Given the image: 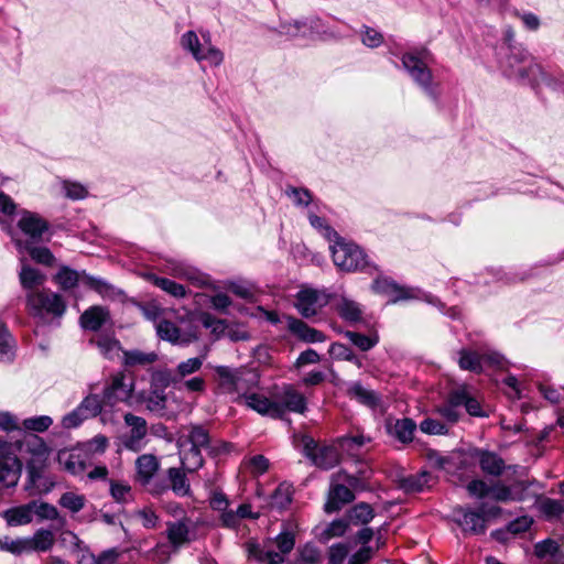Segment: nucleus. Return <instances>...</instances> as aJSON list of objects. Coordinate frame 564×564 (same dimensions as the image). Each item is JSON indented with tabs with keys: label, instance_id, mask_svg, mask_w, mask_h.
<instances>
[{
	"label": "nucleus",
	"instance_id": "obj_1",
	"mask_svg": "<svg viewBox=\"0 0 564 564\" xmlns=\"http://www.w3.org/2000/svg\"><path fill=\"white\" fill-rule=\"evenodd\" d=\"M499 68L505 77L538 89L544 85L552 90H564V74L546 73L522 44L514 40L511 26L503 30L502 42L495 47Z\"/></svg>",
	"mask_w": 564,
	"mask_h": 564
},
{
	"label": "nucleus",
	"instance_id": "obj_2",
	"mask_svg": "<svg viewBox=\"0 0 564 564\" xmlns=\"http://www.w3.org/2000/svg\"><path fill=\"white\" fill-rule=\"evenodd\" d=\"M133 386L131 376L116 375L110 384L105 387L101 400L97 394L86 397L75 410L63 417L61 423H83L98 414L101 415V423H107V413L111 412L117 403H124L132 397Z\"/></svg>",
	"mask_w": 564,
	"mask_h": 564
},
{
	"label": "nucleus",
	"instance_id": "obj_3",
	"mask_svg": "<svg viewBox=\"0 0 564 564\" xmlns=\"http://www.w3.org/2000/svg\"><path fill=\"white\" fill-rule=\"evenodd\" d=\"M397 56V54H394ZM398 57L401 64L394 66L410 77L413 84L429 97L434 104L440 100V84L435 82L431 65L435 58L433 53L425 46H412L402 52Z\"/></svg>",
	"mask_w": 564,
	"mask_h": 564
},
{
	"label": "nucleus",
	"instance_id": "obj_4",
	"mask_svg": "<svg viewBox=\"0 0 564 564\" xmlns=\"http://www.w3.org/2000/svg\"><path fill=\"white\" fill-rule=\"evenodd\" d=\"M26 307L29 313L43 325L55 323L59 326V319L66 312V303L63 296L50 289H41L26 293Z\"/></svg>",
	"mask_w": 564,
	"mask_h": 564
},
{
	"label": "nucleus",
	"instance_id": "obj_5",
	"mask_svg": "<svg viewBox=\"0 0 564 564\" xmlns=\"http://www.w3.org/2000/svg\"><path fill=\"white\" fill-rule=\"evenodd\" d=\"M464 409L470 416L485 419L489 417L491 408L484 399L474 393L466 386L458 387L448 393L446 404L441 409L445 419L455 423L460 417V410Z\"/></svg>",
	"mask_w": 564,
	"mask_h": 564
},
{
	"label": "nucleus",
	"instance_id": "obj_6",
	"mask_svg": "<svg viewBox=\"0 0 564 564\" xmlns=\"http://www.w3.org/2000/svg\"><path fill=\"white\" fill-rule=\"evenodd\" d=\"M530 486L531 482L525 480L507 486L501 481L488 485L484 480L475 479L467 485V491L478 499L489 498L496 502L524 501L530 498Z\"/></svg>",
	"mask_w": 564,
	"mask_h": 564
},
{
	"label": "nucleus",
	"instance_id": "obj_7",
	"mask_svg": "<svg viewBox=\"0 0 564 564\" xmlns=\"http://www.w3.org/2000/svg\"><path fill=\"white\" fill-rule=\"evenodd\" d=\"M293 446L307 457L313 465L321 469H332L340 462V452L337 440L332 444L319 445L312 436L305 433H294Z\"/></svg>",
	"mask_w": 564,
	"mask_h": 564
},
{
	"label": "nucleus",
	"instance_id": "obj_8",
	"mask_svg": "<svg viewBox=\"0 0 564 564\" xmlns=\"http://www.w3.org/2000/svg\"><path fill=\"white\" fill-rule=\"evenodd\" d=\"M334 264L345 272L372 274L379 268L370 261L366 251L356 242L345 239L340 245L329 246Z\"/></svg>",
	"mask_w": 564,
	"mask_h": 564
},
{
	"label": "nucleus",
	"instance_id": "obj_9",
	"mask_svg": "<svg viewBox=\"0 0 564 564\" xmlns=\"http://www.w3.org/2000/svg\"><path fill=\"white\" fill-rule=\"evenodd\" d=\"M501 512L500 507L488 502H481L476 510L458 506L453 510V520L465 534L479 535L486 532L488 521Z\"/></svg>",
	"mask_w": 564,
	"mask_h": 564
},
{
	"label": "nucleus",
	"instance_id": "obj_10",
	"mask_svg": "<svg viewBox=\"0 0 564 564\" xmlns=\"http://www.w3.org/2000/svg\"><path fill=\"white\" fill-rule=\"evenodd\" d=\"M54 281L63 291H70L82 283L96 291L105 299L113 300L121 295V291L109 284L107 281L87 274L85 271L78 272L67 265L59 268L57 273L54 275Z\"/></svg>",
	"mask_w": 564,
	"mask_h": 564
},
{
	"label": "nucleus",
	"instance_id": "obj_11",
	"mask_svg": "<svg viewBox=\"0 0 564 564\" xmlns=\"http://www.w3.org/2000/svg\"><path fill=\"white\" fill-rule=\"evenodd\" d=\"M202 37L204 43L195 31H186L180 39V45L198 63L207 62L210 66H219L224 62V53L210 43L209 32L202 33Z\"/></svg>",
	"mask_w": 564,
	"mask_h": 564
},
{
	"label": "nucleus",
	"instance_id": "obj_12",
	"mask_svg": "<svg viewBox=\"0 0 564 564\" xmlns=\"http://www.w3.org/2000/svg\"><path fill=\"white\" fill-rule=\"evenodd\" d=\"M456 354L459 368L475 373H480L484 365L501 369L508 365L505 356L494 350L479 352L470 347H462Z\"/></svg>",
	"mask_w": 564,
	"mask_h": 564
},
{
	"label": "nucleus",
	"instance_id": "obj_13",
	"mask_svg": "<svg viewBox=\"0 0 564 564\" xmlns=\"http://www.w3.org/2000/svg\"><path fill=\"white\" fill-rule=\"evenodd\" d=\"M275 543L280 552L267 550L257 543H250L248 545L249 556L263 564H282L284 555L290 553L295 545V536L290 531H282L275 538Z\"/></svg>",
	"mask_w": 564,
	"mask_h": 564
},
{
	"label": "nucleus",
	"instance_id": "obj_14",
	"mask_svg": "<svg viewBox=\"0 0 564 564\" xmlns=\"http://www.w3.org/2000/svg\"><path fill=\"white\" fill-rule=\"evenodd\" d=\"M273 420H283L291 412L304 413L307 409L306 398L293 386L284 384L273 397Z\"/></svg>",
	"mask_w": 564,
	"mask_h": 564
},
{
	"label": "nucleus",
	"instance_id": "obj_15",
	"mask_svg": "<svg viewBox=\"0 0 564 564\" xmlns=\"http://www.w3.org/2000/svg\"><path fill=\"white\" fill-rule=\"evenodd\" d=\"M171 384L177 386L178 381L174 371L163 368L154 370L151 375V394L147 401V408L151 412L160 413L165 409L167 401L165 389Z\"/></svg>",
	"mask_w": 564,
	"mask_h": 564
},
{
	"label": "nucleus",
	"instance_id": "obj_16",
	"mask_svg": "<svg viewBox=\"0 0 564 564\" xmlns=\"http://www.w3.org/2000/svg\"><path fill=\"white\" fill-rule=\"evenodd\" d=\"M280 35L288 37L307 36L310 34L327 33L323 20L317 15L304 17L290 21H280L276 29Z\"/></svg>",
	"mask_w": 564,
	"mask_h": 564
},
{
	"label": "nucleus",
	"instance_id": "obj_17",
	"mask_svg": "<svg viewBox=\"0 0 564 564\" xmlns=\"http://www.w3.org/2000/svg\"><path fill=\"white\" fill-rule=\"evenodd\" d=\"M20 231L26 237L23 242L40 243L44 241V235L50 230V224L41 215L26 209L20 210L17 223Z\"/></svg>",
	"mask_w": 564,
	"mask_h": 564
},
{
	"label": "nucleus",
	"instance_id": "obj_18",
	"mask_svg": "<svg viewBox=\"0 0 564 564\" xmlns=\"http://www.w3.org/2000/svg\"><path fill=\"white\" fill-rule=\"evenodd\" d=\"M153 328L160 339L174 345L187 346L199 338L198 328L196 326L189 327L187 330H182L175 323L165 318L158 321Z\"/></svg>",
	"mask_w": 564,
	"mask_h": 564
},
{
	"label": "nucleus",
	"instance_id": "obj_19",
	"mask_svg": "<svg viewBox=\"0 0 564 564\" xmlns=\"http://www.w3.org/2000/svg\"><path fill=\"white\" fill-rule=\"evenodd\" d=\"M160 463L154 455L143 454V489L153 496H160L169 489L163 474L159 473Z\"/></svg>",
	"mask_w": 564,
	"mask_h": 564
},
{
	"label": "nucleus",
	"instance_id": "obj_20",
	"mask_svg": "<svg viewBox=\"0 0 564 564\" xmlns=\"http://www.w3.org/2000/svg\"><path fill=\"white\" fill-rule=\"evenodd\" d=\"M295 307L304 318H311L328 304L329 296L315 289H302L297 292Z\"/></svg>",
	"mask_w": 564,
	"mask_h": 564
},
{
	"label": "nucleus",
	"instance_id": "obj_21",
	"mask_svg": "<svg viewBox=\"0 0 564 564\" xmlns=\"http://www.w3.org/2000/svg\"><path fill=\"white\" fill-rule=\"evenodd\" d=\"M356 496L352 489L347 487L344 482L336 478V475L330 476V484L327 492V500L324 505L326 513H334L343 509L344 506L352 502Z\"/></svg>",
	"mask_w": 564,
	"mask_h": 564
},
{
	"label": "nucleus",
	"instance_id": "obj_22",
	"mask_svg": "<svg viewBox=\"0 0 564 564\" xmlns=\"http://www.w3.org/2000/svg\"><path fill=\"white\" fill-rule=\"evenodd\" d=\"M346 395L359 404L371 410H377L382 405V397L375 390L367 389L361 381H349L346 383Z\"/></svg>",
	"mask_w": 564,
	"mask_h": 564
},
{
	"label": "nucleus",
	"instance_id": "obj_23",
	"mask_svg": "<svg viewBox=\"0 0 564 564\" xmlns=\"http://www.w3.org/2000/svg\"><path fill=\"white\" fill-rule=\"evenodd\" d=\"M110 321V312L107 307L93 305L82 313L79 325L85 330L98 332Z\"/></svg>",
	"mask_w": 564,
	"mask_h": 564
},
{
	"label": "nucleus",
	"instance_id": "obj_24",
	"mask_svg": "<svg viewBox=\"0 0 564 564\" xmlns=\"http://www.w3.org/2000/svg\"><path fill=\"white\" fill-rule=\"evenodd\" d=\"M288 329L300 340L308 344L323 343L326 336L323 332L311 327L308 324L294 316H288Z\"/></svg>",
	"mask_w": 564,
	"mask_h": 564
},
{
	"label": "nucleus",
	"instance_id": "obj_25",
	"mask_svg": "<svg viewBox=\"0 0 564 564\" xmlns=\"http://www.w3.org/2000/svg\"><path fill=\"white\" fill-rule=\"evenodd\" d=\"M22 470V463L17 456L0 458V487L10 488L18 484Z\"/></svg>",
	"mask_w": 564,
	"mask_h": 564
},
{
	"label": "nucleus",
	"instance_id": "obj_26",
	"mask_svg": "<svg viewBox=\"0 0 564 564\" xmlns=\"http://www.w3.org/2000/svg\"><path fill=\"white\" fill-rule=\"evenodd\" d=\"M14 245L20 253L28 252L33 261L47 267L53 265L55 257L52 251L46 247H36V243L23 242L22 239L15 238L13 232L10 230Z\"/></svg>",
	"mask_w": 564,
	"mask_h": 564
},
{
	"label": "nucleus",
	"instance_id": "obj_27",
	"mask_svg": "<svg viewBox=\"0 0 564 564\" xmlns=\"http://www.w3.org/2000/svg\"><path fill=\"white\" fill-rule=\"evenodd\" d=\"M335 311L338 316L350 326L362 322L364 306L346 296H341L336 303Z\"/></svg>",
	"mask_w": 564,
	"mask_h": 564
},
{
	"label": "nucleus",
	"instance_id": "obj_28",
	"mask_svg": "<svg viewBox=\"0 0 564 564\" xmlns=\"http://www.w3.org/2000/svg\"><path fill=\"white\" fill-rule=\"evenodd\" d=\"M31 445H32V448H30L31 457L26 462V471L28 470L36 471V470L46 469L48 454H50L48 447L37 436H33L32 443L29 442V446H31Z\"/></svg>",
	"mask_w": 564,
	"mask_h": 564
},
{
	"label": "nucleus",
	"instance_id": "obj_29",
	"mask_svg": "<svg viewBox=\"0 0 564 564\" xmlns=\"http://www.w3.org/2000/svg\"><path fill=\"white\" fill-rule=\"evenodd\" d=\"M143 280L151 282L153 285L175 299H184L187 295V291L183 284L167 278L143 271Z\"/></svg>",
	"mask_w": 564,
	"mask_h": 564
},
{
	"label": "nucleus",
	"instance_id": "obj_30",
	"mask_svg": "<svg viewBox=\"0 0 564 564\" xmlns=\"http://www.w3.org/2000/svg\"><path fill=\"white\" fill-rule=\"evenodd\" d=\"M21 264L22 265L19 273V279L24 290H28L29 292L35 291V288L44 284L46 280L45 274L28 264L24 258L21 259Z\"/></svg>",
	"mask_w": 564,
	"mask_h": 564
},
{
	"label": "nucleus",
	"instance_id": "obj_31",
	"mask_svg": "<svg viewBox=\"0 0 564 564\" xmlns=\"http://www.w3.org/2000/svg\"><path fill=\"white\" fill-rule=\"evenodd\" d=\"M55 541L56 539L55 534L53 533V530L40 528L34 532L32 536L28 538L26 543H29V553L48 552L54 546Z\"/></svg>",
	"mask_w": 564,
	"mask_h": 564
},
{
	"label": "nucleus",
	"instance_id": "obj_32",
	"mask_svg": "<svg viewBox=\"0 0 564 564\" xmlns=\"http://www.w3.org/2000/svg\"><path fill=\"white\" fill-rule=\"evenodd\" d=\"M89 344L96 345L99 352L109 360L119 357L122 351L120 341L109 334H99L91 338Z\"/></svg>",
	"mask_w": 564,
	"mask_h": 564
},
{
	"label": "nucleus",
	"instance_id": "obj_33",
	"mask_svg": "<svg viewBox=\"0 0 564 564\" xmlns=\"http://www.w3.org/2000/svg\"><path fill=\"white\" fill-rule=\"evenodd\" d=\"M17 341L6 323L0 319V362L12 364L15 359Z\"/></svg>",
	"mask_w": 564,
	"mask_h": 564
},
{
	"label": "nucleus",
	"instance_id": "obj_34",
	"mask_svg": "<svg viewBox=\"0 0 564 564\" xmlns=\"http://www.w3.org/2000/svg\"><path fill=\"white\" fill-rule=\"evenodd\" d=\"M181 463L184 469L193 473L203 466L204 459L198 447L192 445L185 446L183 442L177 441Z\"/></svg>",
	"mask_w": 564,
	"mask_h": 564
},
{
	"label": "nucleus",
	"instance_id": "obj_35",
	"mask_svg": "<svg viewBox=\"0 0 564 564\" xmlns=\"http://www.w3.org/2000/svg\"><path fill=\"white\" fill-rule=\"evenodd\" d=\"M165 479L167 481L169 489L171 488L176 496L185 497L191 495L189 480L181 468H169Z\"/></svg>",
	"mask_w": 564,
	"mask_h": 564
},
{
	"label": "nucleus",
	"instance_id": "obj_36",
	"mask_svg": "<svg viewBox=\"0 0 564 564\" xmlns=\"http://www.w3.org/2000/svg\"><path fill=\"white\" fill-rule=\"evenodd\" d=\"M35 507V500H32L25 505L8 509L4 511V519L9 525H23L32 522L33 509Z\"/></svg>",
	"mask_w": 564,
	"mask_h": 564
},
{
	"label": "nucleus",
	"instance_id": "obj_37",
	"mask_svg": "<svg viewBox=\"0 0 564 564\" xmlns=\"http://www.w3.org/2000/svg\"><path fill=\"white\" fill-rule=\"evenodd\" d=\"M245 404L253 411L273 419V399L252 392L242 395Z\"/></svg>",
	"mask_w": 564,
	"mask_h": 564
},
{
	"label": "nucleus",
	"instance_id": "obj_38",
	"mask_svg": "<svg viewBox=\"0 0 564 564\" xmlns=\"http://www.w3.org/2000/svg\"><path fill=\"white\" fill-rule=\"evenodd\" d=\"M335 475L337 479L352 489L354 494L355 491H365L368 489L367 481L369 479V471L366 469H360L355 475L348 474L346 470H339L335 473Z\"/></svg>",
	"mask_w": 564,
	"mask_h": 564
},
{
	"label": "nucleus",
	"instance_id": "obj_39",
	"mask_svg": "<svg viewBox=\"0 0 564 564\" xmlns=\"http://www.w3.org/2000/svg\"><path fill=\"white\" fill-rule=\"evenodd\" d=\"M375 518V510L367 502H359L351 507L347 513L346 519L349 524L366 525Z\"/></svg>",
	"mask_w": 564,
	"mask_h": 564
},
{
	"label": "nucleus",
	"instance_id": "obj_40",
	"mask_svg": "<svg viewBox=\"0 0 564 564\" xmlns=\"http://www.w3.org/2000/svg\"><path fill=\"white\" fill-rule=\"evenodd\" d=\"M215 372L218 378V386L225 392L238 391V369L228 366H216Z\"/></svg>",
	"mask_w": 564,
	"mask_h": 564
},
{
	"label": "nucleus",
	"instance_id": "obj_41",
	"mask_svg": "<svg viewBox=\"0 0 564 564\" xmlns=\"http://www.w3.org/2000/svg\"><path fill=\"white\" fill-rule=\"evenodd\" d=\"M343 334L355 347L364 352L371 350L379 343V335L377 332L365 335L358 332L346 330L343 332Z\"/></svg>",
	"mask_w": 564,
	"mask_h": 564
},
{
	"label": "nucleus",
	"instance_id": "obj_42",
	"mask_svg": "<svg viewBox=\"0 0 564 564\" xmlns=\"http://www.w3.org/2000/svg\"><path fill=\"white\" fill-rule=\"evenodd\" d=\"M532 523H533L532 518H530L528 516H522V517H519V518L514 519L513 521L509 522L506 530H497V531L492 532V536L499 541H506L507 534L517 535V534L523 533L530 529Z\"/></svg>",
	"mask_w": 564,
	"mask_h": 564
},
{
	"label": "nucleus",
	"instance_id": "obj_43",
	"mask_svg": "<svg viewBox=\"0 0 564 564\" xmlns=\"http://www.w3.org/2000/svg\"><path fill=\"white\" fill-rule=\"evenodd\" d=\"M369 441V438H365L362 435L343 436L337 438L340 456L346 454L350 457H358L361 454L362 446Z\"/></svg>",
	"mask_w": 564,
	"mask_h": 564
},
{
	"label": "nucleus",
	"instance_id": "obj_44",
	"mask_svg": "<svg viewBox=\"0 0 564 564\" xmlns=\"http://www.w3.org/2000/svg\"><path fill=\"white\" fill-rule=\"evenodd\" d=\"M188 520L169 523L167 536L173 545H181L191 541Z\"/></svg>",
	"mask_w": 564,
	"mask_h": 564
},
{
	"label": "nucleus",
	"instance_id": "obj_45",
	"mask_svg": "<svg viewBox=\"0 0 564 564\" xmlns=\"http://www.w3.org/2000/svg\"><path fill=\"white\" fill-rule=\"evenodd\" d=\"M432 476L427 471L410 475L401 480V488L406 492H419L430 486Z\"/></svg>",
	"mask_w": 564,
	"mask_h": 564
},
{
	"label": "nucleus",
	"instance_id": "obj_46",
	"mask_svg": "<svg viewBox=\"0 0 564 564\" xmlns=\"http://www.w3.org/2000/svg\"><path fill=\"white\" fill-rule=\"evenodd\" d=\"M177 441L183 442L185 446L192 445L198 448L209 447V435L203 425H194L187 436H181Z\"/></svg>",
	"mask_w": 564,
	"mask_h": 564
},
{
	"label": "nucleus",
	"instance_id": "obj_47",
	"mask_svg": "<svg viewBox=\"0 0 564 564\" xmlns=\"http://www.w3.org/2000/svg\"><path fill=\"white\" fill-rule=\"evenodd\" d=\"M479 464L482 471L494 476L500 475L505 468L503 460L498 455L490 452L479 453Z\"/></svg>",
	"mask_w": 564,
	"mask_h": 564
},
{
	"label": "nucleus",
	"instance_id": "obj_48",
	"mask_svg": "<svg viewBox=\"0 0 564 564\" xmlns=\"http://www.w3.org/2000/svg\"><path fill=\"white\" fill-rule=\"evenodd\" d=\"M205 357L206 352L197 357L188 358L185 361H181L174 371L178 383H181L185 377L197 372L202 368Z\"/></svg>",
	"mask_w": 564,
	"mask_h": 564
},
{
	"label": "nucleus",
	"instance_id": "obj_49",
	"mask_svg": "<svg viewBox=\"0 0 564 564\" xmlns=\"http://www.w3.org/2000/svg\"><path fill=\"white\" fill-rule=\"evenodd\" d=\"M422 293H426L420 289H414L399 283L395 284V289L390 293L388 304H395L401 301L420 300Z\"/></svg>",
	"mask_w": 564,
	"mask_h": 564
},
{
	"label": "nucleus",
	"instance_id": "obj_50",
	"mask_svg": "<svg viewBox=\"0 0 564 564\" xmlns=\"http://www.w3.org/2000/svg\"><path fill=\"white\" fill-rule=\"evenodd\" d=\"M421 301H423L432 306H435L443 315L449 317L451 319L456 321V319H459L462 316V312H460L459 307H457V306L447 307L446 304L444 302H442L440 297H437L436 295H434L430 292L422 293Z\"/></svg>",
	"mask_w": 564,
	"mask_h": 564
},
{
	"label": "nucleus",
	"instance_id": "obj_51",
	"mask_svg": "<svg viewBox=\"0 0 564 564\" xmlns=\"http://www.w3.org/2000/svg\"><path fill=\"white\" fill-rule=\"evenodd\" d=\"M170 264L171 273L173 276L188 280L197 285L203 284V278L200 276V273L196 269L176 261H173Z\"/></svg>",
	"mask_w": 564,
	"mask_h": 564
},
{
	"label": "nucleus",
	"instance_id": "obj_52",
	"mask_svg": "<svg viewBox=\"0 0 564 564\" xmlns=\"http://www.w3.org/2000/svg\"><path fill=\"white\" fill-rule=\"evenodd\" d=\"M539 394L552 405H561L564 402V386L560 389L550 383L536 384Z\"/></svg>",
	"mask_w": 564,
	"mask_h": 564
},
{
	"label": "nucleus",
	"instance_id": "obj_53",
	"mask_svg": "<svg viewBox=\"0 0 564 564\" xmlns=\"http://www.w3.org/2000/svg\"><path fill=\"white\" fill-rule=\"evenodd\" d=\"M285 195L292 199L297 207H307L313 200L312 192L306 187H296L288 185L284 191Z\"/></svg>",
	"mask_w": 564,
	"mask_h": 564
},
{
	"label": "nucleus",
	"instance_id": "obj_54",
	"mask_svg": "<svg viewBox=\"0 0 564 564\" xmlns=\"http://www.w3.org/2000/svg\"><path fill=\"white\" fill-rule=\"evenodd\" d=\"M238 391L249 390L258 387L260 381V373L257 369L240 368L238 369Z\"/></svg>",
	"mask_w": 564,
	"mask_h": 564
},
{
	"label": "nucleus",
	"instance_id": "obj_55",
	"mask_svg": "<svg viewBox=\"0 0 564 564\" xmlns=\"http://www.w3.org/2000/svg\"><path fill=\"white\" fill-rule=\"evenodd\" d=\"M534 555L540 560L556 558L560 555V545L552 539H545L534 545Z\"/></svg>",
	"mask_w": 564,
	"mask_h": 564
},
{
	"label": "nucleus",
	"instance_id": "obj_56",
	"mask_svg": "<svg viewBox=\"0 0 564 564\" xmlns=\"http://www.w3.org/2000/svg\"><path fill=\"white\" fill-rule=\"evenodd\" d=\"M348 525L349 523L347 519L333 520L321 533V540L326 542L333 538L343 536L346 533Z\"/></svg>",
	"mask_w": 564,
	"mask_h": 564
},
{
	"label": "nucleus",
	"instance_id": "obj_57",
	"mask_svg": "<svg viewBox=\"0 0 564 564\" xmlns=\"http://www.w3.org/2000/svg\"><path fill=\"white\" fill-rule=\"evenodd\" d=\"M85 500L86 499L84 496L76 495L72 491H67L61 496L58 503L63 508H66V509L70 510L72 512L76 513L84 508Z\"/></svg>",
	"mask_w": 564,
	"mask_h": 564
},
{
	"label": "nucleus",
	"instance_id": "obj_58",
	"mask_svg": "<svg viewBox=\"0 0 564 564\" xmlns=\"http://www.w3.org/2000/svg\"><path fill=\"white\" fill-rule=\"evenodd\" d=\"M360 40L367 47L376 48L383 43V35L373 28L362 25L360 30Z\"/></svg>",
	"mask_w": 564,
	"mask_h": 564
},
{
	"label": "nucleus",
	"instance_id": "obj_59",
	"mask_svg": "<svg viewBox=\"0 0 564 564\" xmlns=\"http://www.w3.org/2000/svg\"><path fill=\"white\" fill-rule=\"evenodd\" d=\"M398 282L387 275H378L371 283V291L379 295L389 296Z\"/></svg>",
	"mask_w": 564,
	"mask_h": 564
},
{
	"label": "nucleus",
	"instance_id": "obj_60",
	"mask_svg": "<svg viewBox=\"0 0 564 564\" xmlns=\"http://www.w3.org/2000/svg\"><path fill=\"white\" fill-rule=\"evenodd\" d=\"M26 542L28 538L11 540L9 536H4L3 539H0V549L15 555H19L23 552L29 553V543Z\"/></svg>",
	"mask_w": 564,
	"mask_h": 564
},
{
	"label": "nucleus",
	"instance_id": "obj_61",
	"mask_svg": "<svg viewBox=\"0 0 564 564\" xmlns=\"http://www.w3.org/2000/svg\"><path fill=\"white\" fill-rule=\"evenodd\" d=\"M417 425H386L387 433L395 436L400 442L408 443L413 440Z\"/></svg>",
	"mask_w": 564,
	"mask_h": 564
},
{
	"label": "nucleus",
	"instance_id": "obj_62",
	"mask_svg": "<svg viewBox=\"0 0 564 564\" xmlns=\"http://www.w3.org/2000/svg\"><path fill=\"white\" fill-rule=\"evenodd\" d=\"M487 273L490 274L492 276V280L494 281H497V282H505V283H513L516 281H523L525 280L528 276H530L531 274L529 273H506L503 272L502 270L500 269H487Z\"/></svg>",
	"mask_w": 564,
	"mask_h": 564
},
{
	"label": "nucleus",
	"instance_id": "obj_63",
	"mask_svg": "<svg viewBox=\"0 0 564 564\" xmlns=\"http://www.w3.org/2000/svg\"><path fill=\"white\" fill-rule=\"evenodd\" d=\"M63 189L66 197L70 199H83L87 196V188L77 182L64 181Z\"/></svg>",
	"mask_w": 564,
	"mask_h": 564
},
{
	"label": "nucleus",
	"instance_id": "obj_64",
	"mask_svg": "<svg viewBox=\"0 0 564 564\" xmlns=\"http://www.w3.org/2000/svg\"><path fill=\"white\" fill-rule=\"evenodd\" d=\"M57 508L47 502H37L35 501V507L33 509V513L39 517L40 520H50L52 521L54 518H57Z\"/></svg>",
	"mask_w": 564,
	"mask_h": 564
}]
</instances>
